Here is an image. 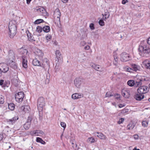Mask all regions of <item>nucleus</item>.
I'll use <instances>...</instances> for the list:
<instances>
[{
	"label": "nucleus",
	"mask_w": 150,
	"mask_h": 150,
	"mask_svg": "<svg viewBox=\"0 0 150 150\" xmlns=\"http://www.w3.org/2000/svg\"><path fill=\"white\" fill-rule=\"evenodd\" d=\"M131 59L129 54L126 52L122 53L120 55V60L122 62H126Z\"/></svg>",
	"instance_id": "nucleus-10"
},
{
	"label": "nucleus",
	"mask_w": 150,
	"mask_h": 150,
	"mask_svg": "<svg viewBox=\"0 0 150 150\" xmlns=\"http://www.w3.org/2000/svg\"><path fill=\"white\" fill-rule=\"evenodd\" d=\"M31 118L30 117H28L27 121L23 125L25 129L27 130L30 127L31 124Z\"/></svg>",
	"instance_id": "nucleus-14"
},
{
	"label": "nucleus",
	"mask_w": 150,
	"mask_h": 150,
	"mask_svg": "<svg viewBox=\"0 0 150 150\" xmlns=\"http://www.w3.org/2000/svg\"><path fill=\"white\" fill-rule=\"evenodd\" d=\"M94 25V24L93 23H91L90 24L89 27L91 30H93L95 29V27Z\"/></svg>",
	"instance_id": "nucleus-49"
},
{
	"label": "nucleus",
	"mask_w": 150,
	"mask_h": 150,
	"mask_svg": "<svg viewBox=\"0 0 150 150\" xmlns=\"http://www.w3.org/2000/svg\"><path fill=\"white\" fill-rule=\"evenodd\" d=\"M129 111V109L127 108H125L121 110V113L122 114H125L128 112Z\"/></svg>",
	"instance_id": "nucleus-42"
},
{
	"label": "nucleus",
	"mask_w": 150,
	"mask_h": 150,
	"mask_svg": "<svg viewBox=\"0 0 150 150\" xmlns=\"http://www.w3.org/2000/svg\"><path fill=\"white\" fill-rule=\"evenodd\" d=\"M127 0H122V3L123 4H125L127 2Z\"/></svg>",
	"instance_id": "nucleus-57"
},
{
	"label": "nucleus",
	"mask_w": 150,
	"mask_h": 150,
	"mask_svg": "<svg viewBox=\"0 0 150 150\" xmlns=\"http://www.w3.org/2000/svg\"><path fill=\"white\" fill-rule=\"evenodd\" d=\"M61 126L64 128V130L66 127V125L65 123L64 122H62L60 123Z\"/></svg>",
	"instance_id": "nucleus-46"
},
{
	"label": "nucleus",
	"mask_w": 150,
	"mask_h": 150,
	"mask_svg": "<svg viewBox=\"0 0 150 150\" xmlns=\"http://www.w3.org/2000/svg\"><path fill=\"white\" fill-rule=\"evenodd\" d=\"M133 137L135 139H137L139 138V136L137 134H135L133 136Z\"/></svg>",
	"instance_id": "nucleus-54"
},
{
	"label": "nucleus",
	"mask_w": 150,
	"mask_h": 150,
	"mask_svg": "<svg viewBox=\"0 0 150 150\" xmlns=\"http://www.w3.org/2000/svg\"><path fill=\"white\" fill-rule=\"evenodd\" d=\"M59 66H55L54 70L56 72L58 71L59 69H59Z\"/></svg>",
	"instance_id": "nucleus-56"
},
{
	"label": "nucleus",
	"mask_w": 150,
	"mask_h": 150,
	"mask_svg": "<svg viewBox=\"0 0 150 150\" xmlns=\"http://www.w3.org/2000/svg\"><path fill=\"white\" fill-rule=\"evenodd\" d=\"M3 85V86L4 87H5V86L8 87V86H7L6 85H5L4 83V81L3 80H1L0 81V85Z\"/></svg>",
	"instance_id": "nucleus-47"
},
{
	"label": "nucleus",
	"mask_w": 150,
	"mask_h": 150,
	"mask_svg": "<svg viewBox=\"0 0 150 150\" xmlns=\"http://www.w3.org/2000/svg\"><path fill=\"white\" fill-rule=\"evenodd\" d=\"M125 105H122V104H120L119 105V107L120 108H122V107H124L125 106Z\"/></svg>",
	"instance_id": "nucleus-58"
},
{
	"label": "nucleus",
	"mask_w": 150,
	"mask_h": 150,
	"mask_svg": "<svg viewBox=\"0 0 150 150\" xmlns=\"http://www.w3.org/2000/svg\"><path fill=\"white\" fill-rule=\"evenodd\" d=\"M114 59L113 61V64L115 65H118V58L115 55H113Z\"/></svg>",
	"instance_id": "nucleus-32"
},
{
	"label": "nucleus",
	"mask_w": 150,
	"mask_h": 150,
	"mask_svg": "<svg viewBox=\"0 0 150 150\" xmlns=\"http://www.w3.org/2000/svg\"><path fill=\"white\" fill-rule=\"evenodd\" d=\"M24 97V93L23 92H20L16 94L15 98L17 102L20 103L22 101Z\"/></svg>",
	"instance_id": "nucleus-9"
},
{
	"label": "nucleus",
	"mask_w": 150,
	"mask_h": 150,
	"mask_svg": "<svg viewBox=\"0 0 150 150\" xmlns=\"http://www.w3.org/2000/svg\"><path fill=\"white\" fill-rule=\"evenodd\" d=\"M42 30L44 32L48 33L50 31V28L48 26H45L42 28Z\"/></svg>",
	"instance_id": "nucleus-27"
},
{
	"label": "nucleus",
	"mask_w": 150,
	"mask_h": 150,
	"mask_svg": "<svg viewBox=\"0 0 150 150\" xmlns=\"http://www.w3.org/2000/svg\"><path fill=\"white\" fill-rule=\"evenodd\" d=\"M142 125L144 127H147L148 125V122L146 121H144L142 122Z\"/></svg>",
	"instance_id": "nucleus-43"
},
{
	"label": "nucleus",
	"mask_w": 150,
	"mask_h": 150,
	"mask_svg": "<svg viewBox=\"0 0 150 150\" xmlns=\"http://www.w3.org/2000/svg\"><path fill=\"white\" fill-rule=\"evenodd\" d=\"M33 66H40V62L36 59L33 60Z\"/></svg>",
	"instance_id": "nucleus-24"
},
{
	"label": "nucleus",
	"mask_w": 150,
	"mask_h": 150,
	"mask_svg": "<svg viewBox=\"0 0 150 150\" xmlns=\"http://www.w3.org/2000/svg\"><path fill=\"white\" fill-rule=\"evenodd\" d=\"M35 10L40 14L43 16H45L47 13L45 10L41 6L36 7L35 8Z\"/></svg>",
	"instance_id": "nucleus-11"
},
{
	"label": "nucleus",
	"mask_w": 150,
	"mask_h": 150,
	"mask_svg": "<svg viewBox=\"0 0 150 150\" xmlns=\"http://www.w3.org/2000/svg\"><path fill=\"white\" fill-rule=\"evenodd\" d=\"M99 25L101 26H103L104 25V22L103 20H100L99 22Z\"/></svg>",
	"instance_id": "nucleus-48"
},
{
	"label": "nucleus",
	"mask_w": 150,
	"mask_h": 150,
	"mask_svg": "<svg viewBox=\"0 0 150 150\" xmlns=\"http://www.w3.org/2000/svg\"><path fill=\"white\" fill-rule=\"evenodd\" d=\"M43 65H49V62L48 59L46 58H44L43 60Z\"/></svg>",
	"instance_id": "nucleus-28"
},
{
	"label": "nucleus",
	"mask_w": 150,
	"mask_h": 150,
	"mask_svg": "<svg viewBox=\"0 0 150 150\" xmlns=\"http://www.w3.org/2000/svg\"><path fill=\"white\" fill-rule=\"evenodd\" d=\"M138 78L139 79H138V80L140 81H136L135 82H134V86L135 87H139V86H141L142 84V83L141 82V81H142V80H141L139 77Z\"/></svg>",
	"instance_id": "nucleus-23"
},
{
	"label": "nucleus",
	"mask_w": 150,
	"mask_h": 150,
	"mask_svg": "<svg viewBox=\"0 0 150 150\" xmlns=\"http://www.w3.org/2000/svg\"><path fill=\"white\" fill-rule=\"evenodd\" d=\"M134 125L132 123H129L127 126V129L128 130H130L133 129Z\"/></svg>",
	"instance_id": "nucleus-26"
},
{
	"label": "nucleus",
	"mask_w": 150,
	"mask_h": 150,
	"mask_svg": "<svg viewBox=\"0 0 150 150\" xmlns=\"http://www.w3.org/2000/svg\"><path fill=\"white\" fill-rule=\"evenodd\" d=\"M137 149L136 147H134V148L133 149V150H137Z\"/></svg>",
	"instance_id": "nucleus-64"
},
{
	"label": "nucleus",
	"mask_w": 150,
	"mask_h": 150,
	"mask_svg": "<svg viewBox=\"0 0 150 150\" xmlns=\"http://www.w3.org/2000/svg\"><path fill=\"white\" fill-rule=\"evenodd\" d=\"M16 22L15 20L10 21L9 23V35L11 38H13L16 35Z\"/></svg>",
	"instance_id": "nucleus-2"
},
{
	"label": "nucleus",
	"mask_w": 150,
	"mask_h": 150,
	"mask_svg": "<svg viewBox=\"0 0 150 150\" xmlns=\"http://www.w3.org/2000/svg\"><path fill=\"white\" fill-rule=\"evenodd\" d=\"M8 57V60L7 61V65H10V66H15L16 64L15 62V54L13 50H10L9 51Z\"/></svg>",
	"instance_id": "nucleus-3"
},
{
	"label": "nucleus",
	"mask_w": 150,
	"mask_h": 150,
	"mask_svg": "<svg viewBox=\"0 0 150 150\" xmlns=\"http://www.w3.org/2000/svg\"><path fill=\"white\" fill-rule=\"evenodd\" d=\"M83 97V95L80 93H75L73 94L71 96L72 98L73 99H76L81 98Z\"/></svg>",
	"instance_id": "nucleus-15"
},
{
	"label": "nucleus",
	"mask_w": 150,
	"mask_h": 150,
	"mask_svg": "<svg viewBox=\"0 0 150 150\" xmlns=\"http://www.w3.org/2000/svg\"><path fill=\"white\" fill-rule=\"evenodd\" d=\"M139 50L141 56H143L144 54L145 55H150V47L146 42H141L139 46Z\"/></svg>",
	"instance_id": "nucleus-1"
},
{
	"label": "nucleus",
	"mask_w": 150,
	"mask_h": 150,
	"mask_svg": "<svg viewBox=\"0 0 150 150\" xmlns=\"http://www.w3.org/2000/svg\"><path fill=\"white\" fill-rule=\"evenodd\" d=\"M62 1L64 3H66L67 2L68 0H62Z\"/></svg>",
	"instance_id": "nucleus-60"
},
{
	"label": "nucleus",
	"mask_w": 150,
	"mask_h": 150,
	"mask_svg": "<svg viewBox=\"0 0 150 150\" xmlns=\"http://www.w3.org/2000/svg\"><path fill=\"white\" fill-rule=\"evenodd\" d=\"M28 33H27V36L28 37V38L29 40L30 41H35L34 39V38L32 36V35L29 32H28Z\"/></svg>",
	"instance_id": "nucleus-25"
},
{
	"label": "nucleus",
	"mask_w": 150,
	"mask_h": 150,
	"mask_svg": "<svg viewBox=\"0 0 150 150\" xmlns=\"http://www.w3.org/2000/svg\"><path fill=\"white\" fill-rule=\"evenodd\" d=\"M4 102V98L2 95H0V104H2Z\"/></svg>",
	"instance_id": "nucleus-44"
},
{
	"label": "nucleus",
	"mask_w": 150,
	"mask_h": 150,
	"mask_svg": "<svg viewBox=\"0 0 150 150\" xmlns=\"http://www.w3.org/2000/svg\"><path fill=\"white\" fill-rule=\"evenodd\" d=\"M3 136L2 135L0 134V141H1L3 139Z\"/></svg>",
	"instance_id": "nucleus-61"
},
{
	"label": "nucleus",
	"mask_w": 150,
	"mask_h": 150,
	"mask_svg": "<svg viewBox=\"0 0 150 150\" xmlns=\"http://www.w3.org/2000/svg\"><path fill=\"white\" fill-rule=\"evenodd\" d=\"M21 109L25 113H28L30 110V108L29 106H21Z\"/></svg>",
	"instance_id": "nucleus-17"
},
{
	"label": "nucleus",
	"mask_w": 150,
	"mask_h": 150,
	"mask_svg": "<svg viewBox=\"0 0 150 150\" xmlns=\"http://www.w3.org/2000/svg\"><path fill=\"white\" fill-rule=\"evenodd\" d=\"M27 57L24 56H22V58L23 59L22 66H27Z\"/></svg>",
	"instance_id": "nucleus-21"
},
{
	"label": "nucleus",
	"mask_w": 150,
	"mask_h": 150,
	"mask_svg": "<svg viewBox=\"0 0 150 150\" xmlns=\"http://www.w3.org/2000/svg\"><path fill=\"white\" fill-rule=\"evenodd\" d=\"M34 53L36 56L39 58L42 57L44 55L42 51L38 49H35Z\"/></svg>",
	"instance_id": "nucleus-13"
},
{
	"label": "nucleus",
	"mask_w": 150,
	"mask_h": 150,
	"mask_svg": "<svg viewBox=\"0 0 150 150\" xmlns=\"http://www.w3.org/2000/svg\"><path fill=\"white\" fill-rule=\"evenodd\" d=\"M36 141L37 142H40L42 144H45V142L43 140L40 138L37 137L36 138Z\"/></svg>",
	"instance_id": "nucleus-34"
},
{
	"label": "nucleus",
	"mask_w": 150,
	"mask_h": 150,
	"mask_svg": "<svg viewBox=\"0 0 150 150\" xmlns=\"http://www.w3.org/2000/svg\"><path fill=\"white\" fill-rule=\"evenodd\" d=\"M122 94L123 96L124 97H127V96H126V95H128V93L127 91H125L124 90H122Z\"/></svg>",
	"instance_id": "nucleus-40"
},
{
	"label": "nucleus",
	"mask_w": 150,
	"mask_h": 150,
	"mask_svg": "<svg viewBox=\"0 0 150 150\" xmlns=\"http://www.w3.org/2000/svg\"><path fill=\"white\" fill-rule=\"evenodd\" d=\"M84 79L81 77L76 78L74 80V83L77 88H79L82 84L84 83Z\"/></svg>",
	"instance_id": "nucleus-7"
},
{
	"label": "nucleus",
	"mask_w": 150,
	"mask_h": 150,
	"mask_svg": "<svg viewBox=\"0 0 150 150\" xmlns=\"http://www.w3.org/2000/svg\"><path fill=\"white\" fill-rule=\"evenodd\" d=\"M124 118H121L119 119V120L118 121L117 123L119 124H120L122 123L124 121Z\"/></svg>",
	"instance_id": "nucleus-45"
},
{
	"label": "nucleus",
	"mask_w": 150,
	"mask_h": 150,
	"mask_svg": "<svg viewBox=\"0 0 150 150\" xmlns=\"http://www.w3.org/2000/svg\"><path fill=\"white\" fill-rule=\"evenodd\" d=\"M35 130L31 131L30 132V134L32 136L36 135Z\"/></svg>",
	"instance_id": "nucleus-51"
},
{
	"label": "nucleus",
	"mask_w": 150,
	"mask_h": 150,
	"mask_svg": "<svg viewBox=\"0 0 150 150\" xmlns=\"http://www.w3.org/2000/svg\"><path fill=\"white\" fill-rule=\"evenodd\" d=\"M8 108L11 110H14L15 108V105L13 103H10L8 104Z\"/></svg>",
	"instance_id": "nucleus-30"
},
{
	"label": "nucleus",
	"mask_w": 150,
	"mask_h": 150,
	"mask_svg": "<svg viewBox=\"0 0 150 150\" xmlns=\"http://www.w3.org/2000/svg\"><path fill=\"white\" fill-rule=\"evenodd\" d=\"M149 88L146 86H140L137 89L138 93L144 95L148 91Z\"/></svg>",
	"instance_id": "nucleus-8"
},
{
	"label": "nucleus",
	"mask_w": 150,
	"mask_h": 150,
	"mask_svg": "<svg viewBox=\"0 0 150 150\" xmlns=\"http://www.w3.org/2000/svg\"><path fill=\"white\" fill-rule=\"evenodd\" d=\"M9 69L8 66H0V71L1 72L6 73L8 71Z\"/></svg>",
	"instance_id": "nucleus-20"
},
{
	"label": "nucleus",
	"mask_w": 150,
	"mask_h": 150,
	"mask_svg": "<svg viewBox=\"0 0 150 150\" xmlns=\"http://www.w3.org/2000/svg\"><path fill=\"white\" fill-rule=\"evenodd\" d=\"M134 80H130L127 81V84L129 86H132L134 85Z\"/></svg>",
	"instance_id": "nucleus-31"
},
{
	"label": "nucleus",
	"mask_w": 150,
	"mask_h": 150,
	"mask_svg": "<svg viewBox=\"0 0 150 150\" xmlns=\"http://www.w3.org/2000/svg\"><path fill=\"white\" fill-rule=\"evenodd\" d=\"M44 21L42 19H38L35 21L34 23L35 24H38L44 22Z\"/></svg>",
	"instance_id": "nucleus-36"
},
{
	"label": "nucleus",
	"mask_w": 150,
	"mask_h": 150,
	"mask_svg": "<svg viewBox=\"0 0 150 150\" xmlns=\"http://www.w3.org/2000/svg\"><path fill=\"white\" fill-rule=\"evenodd\" d=\"M146 69H150V66H146Z\"/></svg>",
	"instance_id": "nucleus-63"
},
{
	"label": "nucleus",
	"mask_w": 150,
	"mask_h": 150,
	"mask_svg": "<svg viewBox=\"0 0 150 150\" xmlns=\"http://www.w3.org/2000/svg\"><path fill=\"white\" fill-rule=\"evenodd\" d=\"M42 28L41 26H38L37 27L36 31L38 33H40L42 31Z\"/></svg>",
	"instance_id": "nucleus-38"
},
{
	"label": "nucleus",
	"mask_w": 150,
	"mask_h": 150,
	"mask_svg": "<svg viewBox=\"0 0 150 150\" xmlns=\"http://www.w3.org/2000/svg\"><path fill=\"white\" fill-rule=\"evenodd\" d=\"M55 61L56 63V66L60 64V62H61L62 60V56L61 53L59 50H57L55 52Z\"/></svg>",
	"instance_id": "nucleus-6"
},
{
	"label": "nucleus",
	"mask_w": 150,
	"mask_h": 150,
	"mask_svg": "<svg viewBox=\"0 0 150 150\" xmlns=\"http://www.w3.org/2000/svg\"><path fill=\"white\" fill-rule=\"evenodd\" d=\"M102 15L103 16V19L104 20H105L106 19L108 18L110 16L109 13L108 12H105L104 15L103 14Z\"/></svg>",
	"instance_id": "nucleus-29"
},
{
	"label": "nucleus",
	"mask_w": 150,
	"mask_h": 150,
	"mask_svg": "<svg viewBox=\"0 0 150 150\" xmlns=\"http://www.w3.org/2000/svg\"><path fill=\"white\" fill-rule=\"evenodd\" d=\"M144 98V95L142 94H137L134 96L135 99L138 100H140Z\"/></svg>",
	"instance_id": "nucleus-19"
},
{
	"label": "nucleus",
	"mask_w": 150,
	"mask_h": 150,
	"mask_svg": "<svg viewBox=\"0 0 150 150\" xmlns=\"http://www.w3.org/2000/svg\"><path fill=\"white\" fill-rule=\"evenodd\" d=\"M35 134L36 136H39V134H41L42 135H43L44 134L43 132L40 130H35Z\"/></svg>",
	"instance_id": "nucleus-35"
},
{
	"label": "nucleus",
	"mask_w": 150,
	"mask_h": 150,
	"mask_svg": "<svg viewBox=\"0 0 150 150\" xmlns=\"http://www.w3.org/2000/svg\"><path fill=\"white\" fill-rule=\"evenodd\" d=\"M19 51L20 54L22 55V56H24L26 57L28 56V51L26 49L22 47L19 49Z\"/></svg>",
	"instance_id": "nucleus-12"
},
{
	"label": "nucleus",
	"mask_w": 150,
	"mask_h": 150,
	"mask_svg": "<svg viewBox=\"0 0 150 150\" xmlns=\"http://www.w3.org/2000/svg\"><path fill=\"white\" fill-rule=\"evenodd\" d=\"M90 48V47L89 46L87 45L86 46L84 47V49L85 50H88Z\"/></svg>",
	"instance_id": "nucleus-55"
},
{
	"label": "nucleus",
	"mask_w": 150,
	"mask_h": 150,
	"mask_svg": "<svg viewBox=\"0 0 150 150\" xmlns=\"http://www.w3.org/2000/svg\"><path fill=\"white\" fill-rule=\"evenodd\" d=\"M45 38L46 40L47 41V42H48V41H50L51 40L52 36L50 35H46Z\"/></svg>",
	"instance_id": "nucleus-41"
},
{
	"label": "nucleus",
	"mask_w": 150,
	"mask_h": 150,
	"mask_svg": "<svg viewBox=\"0 0 150 150\" xmlns=\"http://www.w3.org/2000/svg\"><path fill=\"white\" fill-rule=\"evenodd\" d=\"M132 68H127V71L129 72H132V70L135 71H140V66H132Z\"/></svg>",
	"instance_id": "nucleus-16"
},
{
	"label": "nucleus",
	"mask_w": 150,
	"mask_h": 150,
	"mask_svg": "<svg viewBox=\"0 0 150 150\" xmlns=\"http://www.w3.org/2000/svg\"><path fill=\"white\" fill-rule=\"evenodd\" d=\"M31 1V0H26L27 3V4H29L30 3Z\"/></svg>",
	"instance_id": "nucleus-62"
},
{
	"label": "nucleus",
	"mask_w": 150,
	"mask_h": 150,
	"mask_svg": "<svg viewBox=\"0 0 150 150\" xmlns=\"http://www.w3.org/2000/svg\"><path fill=\"white\" fill-rule=\"evenodd\" d=\"M71 144L72 145V147H73V148L75 149H77V145L76 144L74 143L73 142H71Z\"/></svg>",
	"instance_id": "nucleus-50"
},
{
	"label": "nucleus",
	"mask_w": 150,
	"mask_h": 150,
	"mask_svg": "<svg viewBox=\"0 0 150 150\" xmlns=\"http://www.w3.org/2000/svg\"><path fill=\"white\" fill-rule=\"evenodd\" d=\"M45 104L44 98L42 97H40L38 99L37 102V107L40 114H41Z\"/></svg>",
	"instance_id": "nucleus-4"
},
{
	"label": "nucleus",
	"mask_w": 150,
	"mask_h": 150,
	"mask_svg": "<svg viewBox=\"0 0 150 150\" xmlns=\"http://www.w3.org/2000/svg\"><path fill=\"white\" fill-rule=\"evenodd\" d=\"M86 44V42L84 41H82L80 43V45L82 46H84Z\"/></svg>",
	"instance_id": "nucleus-53"
},
{
	"label": "nucleus",
	"mask_w": 150,
	"mask_h": 150,
	"mask_svg": "<svg viewBox=\"0 0 150 150\" xmlns=\"http://www.w3.org/2000/svg\"><path fill=\"white\" fill-rule=\"evenodd\" d=\"M54 18L55 21V23L57 25H60L61 21L60 17L61 13L58 8H57L54 12Z\"/></svg>",
	"instance_id": "nucleus-5"
},
{
	"label": "nucleus",
	"mask_w": 150,
	"mask_h": 150,
	"mask_svg": "<svg viewBox=\"0 0 150 150\" xmlns=\"http://www.w3.org/2000/svg\"><path fill=\"white\" fill-rule=\"evenodd\" d=\"M18 119V117L17 116H15L12 119L8 120L7 121L9 124L13 125Z\"/></svg>",
	"instance_id": "nucleus-18"
},
{
	"label": "nucleus",
	"mask_w": 150,
	"mask_h": 150,
	"mask_svg": "<svg viewBox=\"0 0 150 150\" xmlns=\"http://www.w3.org/2000/svg\"><path fill=\"white\" fill-rule=\"evenodd\" d=\"M92 67L93 68L97 71H102V69L100 67H99L98 66H92Z\"/></svg>",
	"instance_id": "nucleus-39"
},
{
	"label": "nucleus",
	"mask_w": 150,
	"mask_h": 150,
	"mask_svg": "<svg viewBox=\"0 0 150 150\" xmlns=\"http://www.w3.org/2000/svg\"><path fill=\"white\" fill-rule=\"evenodd\" d=\"M147 43L148 44L150 45V37L147 40Z\"/></svg>",
	"instance_id": "nucleus-59"
},
{
	"label": "nucleus",
	"mask_w": 150,
	"mask_h": 150,
	"mask_svg": "<svg viewBox=\"0 0 150 150\" xmlns=\"http://www.w3.org/2000/svg\"><path fill=\"white\" fill-rule=\"evenodd\" d=\"M141 65H143L144 66H150V61L146 59L142 62V64Z\"/></svg>",
	"instance_id": "nucleus-33"
},
{
	"label": "nucleus",
	"mask_w": 150,
	"mask_h": 150,
	"mask_svg": "<svg viewBox=\"0 0 150 150\" xmlns=\"http://www.w3.org/2000/svg\"><path fill=\"white\" fill-rule=\"evenodd\" d=\"M97 136L101 139H105L106 138V137L101 133L97 132Z\"/></svg>",
	"instance_id": "nucleus-22"
},
{
	"label": "nucleus",
	"mask_w": 150,
	"mask_h": 150,
	"mask_svg": "<svg viewBox=\"0 0 150 150\" xmlns=\"http://www.w3.org/2000/svg\"><path fill=\"white\" fill-rule=\"evenodd\" d=\"M113 95H112L111 94H110V93L107 92L105 96L106 97H110L111 96H112Z\"/></svg>",
	"instance_id": "nucleus-52"
},
{
	"label": "nucleus",
	"mask_w": 150,
	"mask_h": 150,
	"mask_svg": "<svg viewBox=\"0 0 150 150\" xmlns=\"http://www.w3.org/2000/svg\"><path fill=\"white\" fill-rule=\"evenodd\" d=\"M87 142H88L93 143L95 142V140L94 138L93 137L89 138L87 140Z\"/></svg>",
	"instance_id": "nucleus-37"
}]
</instances>
